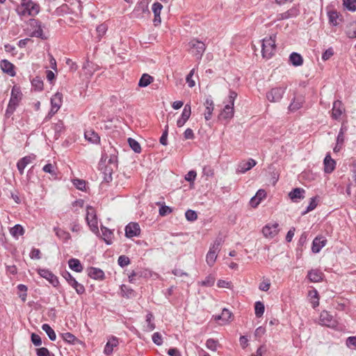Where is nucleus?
<instances>
[{"mask_svg":"<svg viewBox=\"0 0 356 356\" xmlns=\"http://www.w3.org/2000/svg\"><path fill=\"white\" fill-rule=\"evenodd\" d=\"M287 88L286 86H277L271 88L266 93V98L270 102H278L282 97Z\"/></svg>","mask_w":356,"mask_h":356,"instance_id":"nucleus-8","label":"nucleus"},{"mask_svg":"<svg viewBox=\"0 0 356 356\" xmlns=\"http://www.w3.org/2000/svg\"><path fill=\"white\" fill-rule=\"evenodd\" d=\"M162 8H163V6L159 2H156V3H153L152 10L154 13V22H156L157 21L159 22H161L160 13H161V10Z\"/></svg>","mask_w":356,"mask_h":356,"instance_id":"nucleus-38","label":"nucleus"},{"mask_svg":"<svg viewBox=\"0 0 356 356\" xmlns=\"http://www.w3.org/2000/svg\"><path fill=\"white\" fill-rule=\"evenodd\" d=\"M14 65L8 60H2L1 61V68L3 72L8 74L10 76H15L16 73L14 70Z\"/></svg>","mask_w":356,"mask_h":356,"instance_id":"nucleus-24","label":"nucleus"},{"mask_svg":"<svg viewBox=\"0 0 356 356\" xmlns=\"http://www.w3.org/2000/svg\"><path fill=\"white\" fill-rule=\"evenodd\" d=\"M346 346L351 350H356V337H349L346 340Z\"/></svg>","mask_w":356,"mask_h":356,"instance_id":"nucleus-51","label":"nucleus"},{"mask_svg":"<svg viewBox=\"0 0 356 356\" xmlns=\"http://www.w3.org/2000/svg\"><path fill=\"white\" fill-rule=\"evenodd\" d=\"M188 47L190 52L197 59H201L206 49L204 43L197 39H193L189 42Z\"/></svg>","mask_w":356,"mask_h":356,"instance_id":"nucleus-7","label":"nucleus"},{"mask_svg":"<svg viewBox=\"0 0 356 356\" xmlns=\"http://www.w3.org/2000/svg\"><path fill=\"white\" fill-rule=\"evenodd\" d=\"M86 221L91 231L94 233L98 232V220L95 209L91 206L86 208Z\"/></svg>","mask_w":356,"mask_h":356,"instance_id":"nucleus-9","label":"nucleus"},{"mask_svg":"<svg viewBox=\"0 0 356 356\" xmlns=\"http://www.w3.org/2000/svg\"><path fill=\"white\" fill-rule=\"evenodd\" d=\"M128 143L131 148L136 152L140 153L141 152V147L140 144L134 139L129 138Z\"/></svg>","mask_w":356,"mask_h":356,"instance_id":"nucleus-48","label":"nucleus"},{"mask_svg":"<svg viewBox=\"0 0 356 356\" xmlns=\"http://www.w3.org/2000/svg\"><path fill=\"white\" fill-rule=\"evenodd\" d=\"M343 5L350 11L356 10V0H343Z\"/></svg>","mask_w":356,"mask_h":356,"instance_id":"nucleus-47","label":"nucleus"},{"mask_svg":"<svg viewBox=\"0 0 356 356\" xmlns=\"http://www.w3.org/2000/svg\"><path fill=\"white\" fill-rule=\"evenodd\" d=\"M118 263L121 267L127 266L129 264V258L125 255H121L118 257Z\"/></svg>","mask_w":356,"mask_h":356,"instance_id":"nucleus-56","label":"nucleus"},{"mask_svg":"<svg viewBox=\"0 0 356 356\" xmlns=\"http://www.w3.org/2000/svg\"><path fill=\"white\" fill-rule=\"evenodd\" d=\"M108 29V27L106 26V24H99L96 27V33L97 36L99 39V40H101V38L104 35L106 31Z\"/></svg>","mask_w":356,"mask_h":356,"instance_id":"nucleus-43","label":"nucleus"},{"mask_svg":"<svg viewBox=\"0 0 356 356\" xmlns=\"http://www.w3.org/2000/svg\"><path fill=\"white\" fill-rule=\"evenodd\" d=\"M172 209L168 206L162 205L159 209V215L161 216H165L172 213Z\"/></svg>","mask_w":356,"mask_h":356,"instance_id":"nucleus-59","label":"nucleus"},{"mask_svg":"<svg viewBox=\"0 0 356 356\" xmlns=\"http://www.w3.org/2000/svg\"><path fill=\"white\" fill-rule=\"evenodd\" d=\"M236 97L237 93L236 92L232 90L229 91L227 99V104L225 106L224 108L219 114L220 120H225L228 121L233 118L234 113V104Z\"/></svg>","mask_w":356,"mask_h":356,"instance_id":"nucleus-2","label":"nucleus"},{"mask_svg":"<svg viewBox=\"0 0 356 356\" xmlns=\"http://www.w3.org/2000/svg\"><path fill=\"white\" fill-rule=\"evenodd\" d=\"M218 345V341L213 339H209L206 342L207 348L212 351H216L217 350Z\"/></svg>","mask_w":356,"mask_h":356,"instance_id":"nucleus-52","label":"nucleus"},{"mask_svg":"<svg viewBox=\"0 0 356 356\" xmlns=\"http://www.w3.org/2000/svg\"><path fill=\"white\" fill-rule=\"evenodd\" d=\"M335 119L345 112V107L340 101H335Z\"/></svg>","mask_w":356,"mask_h":356,"instance_id":"nucleus-46","label":"nucleus"},{"mask_svg":"<svg viewBox=\"0 0 356 356\" xmlns=\"http://www.w3.org/2000/svg\"><path fill=\"white\" fill-rule=\"evenodd\" d=\"M316 206H317V203L316 202V198L315 197L311 198L309 206L307 207V209L302 213V215L304 216L306 213H307L308 212L314 210L316 207Z\"/></svg>","mask_w":356,"mask_h":356,"instance_id":"nucleus-57","label":"nucleus"},{"mask_svg":"<svg viewBox=\"0 0 356 356\" xmlns=\"http://www.w3.org/2000/svg\"><path fill=\"white\" fill-rule=\"evenodd\" d=\"M35 159V156L33 154L26 156L19 159L17 163V169L20 175H23L24 168L26 165L31 163L33 160Z\"/></svg>","mask_w":356,"mask_h":356,"instance_id":"nucleus-19","label":"nucleus"},{"mask_svg":"<svg viewBox=\"0 0 356 356\" xmlns=\"http://www.w3.org/2000/svg\"><path fill=\"white\" fill-rule=\"evenodd\" d=\"M101 231L102 232V238L106 244L110 245L113 243V232L108 228L102 226Z\"/></svg>","mask_w":356,"mask_h":356,"instance_id":"nucleus-29","label":"nucleus"},{"mask_svg":"<svg viewBox=\"0 0 356 356\" xmlns=\"http://www.w3.org/2000/svg\"><path fill=\"white\" fill-rule=\"evenodd\" d=\"M278 227L279 225L276 222L268 224L263 227L262 233L265 237L272 238L278 234Z\"/></svg>","mask_w":356,"mask_h":356,"instance_id":"nucleus-14","label":"nucleus"},{"mask_svg":"<svg viewBox=\"0 0 356 356\" xmlns=\"http://www.w3.org/2000/svg\"><path fill=\"white\" fill-rule=\"evenodd\" d=\"M320 324L324 326H327L329 327H332L334 326V321L332 319V316L330 314L327 312L323 311L321 312L320 315Z\"/></svg>","mask_w":356,"mask_h":356,"instance_id":"nucleus-22","label":"nucleus"},{"mask_svg":"<svg viewBox=\"0 0 356 356\" xmlns=\"http://www.w3.org/2000/svg\"><path fill=\"white\" fill-rule=\"evenodd\" d=\"M256 164L257 162L252 159H250L248 161H242L238 164L237 171L241 173H245L253 168Z\"/></svg>","mask_w":356,"mask_h":356,"instance_id":"nucleus-25","label":"nucleus"},{"mask_svg":"<svg viewBox=\"0 0 356 356\" xmlns=\"http://www.w3.org/2000/svg\"><path fill=\"white\" fill-rule=\"evenodd\" d=\"M73 184L79 190L84 191L86 188V181L82 179H74Z\"/></svg>","mask_w":356,"mask_h":356,"instance_id":"nucleus-61","label":"nucleus"},{"mask_svg":"<svg viewBox=\"0 0 356 356\" xmlns=\"http://www.w3.org/2000/svg\"><path fill=\"white\" fill-rule=\"evenodd\" d=\"M223 243L222 236H218L210 245L209 252L206 255V262L209 266L211 267L214 265Z\"/></svg>","mask_w":356,"mask_h":356,"instance_id":"nucleus-1","label":"nucleus"},{"mask_svg":"<svg viewBox=\"0 0 356 356\" xmlns=\"http://www.w3.org/2000/svg\"><path fill=\"white\" fill-rule=\"evenodd\" d=\"M323 164L325 173H331L334 170V160L332 159L330 152L326 154Z\"/></svg>","mask_w":356,"mask_h":356,"instance_id":"nucleus-27","label":"nucleus"},{"mask_svg":"<svg viewBox=\"0 0 356 356\" xmlns=\"http://www.w3.org/2000/svg\"><path fill=\"white\" fill-rule=\"evenodd\" d=\"M204 105L206 106L204 118L206 120H209L211 118L212 112L213 111V102L212 99H207Z\"/></svg>","mask_w":356,"mask_h":356,"instance_id":"nucleus-30","label":"nucleus"},{"mask_svg":"<svg viewBox=\"0 0 356 356\" xmlns=\"http://www.w3.org/2000/svg\"><path fill=\"white\" fill-rule=\"evenodd\" d=\"M300 14V10L298 6H293L287 11L278 14L276 19L281 20H293Z\"/></svg>","mask_w":356,"mask_h":356,"instance_id":"nucleus-13","label":"nucleus"},{"mask_svg":"<svg viewBox=\"0 0 356 356\" xmlns=\"http://www.w3.org/2000/svg\"><path fill=\"white\" fill-rule=\"evenodd\" d=\"M305 191L301 188H296L289 193V198L293 202H298L305 198Z\"/></svg>","mask_w":356,"mask_h":356,"instance_id":"nucleus-20","label":"nucleus"},{"mask_svg":"<svg viewBox=\"0 0 356 356\" xmlns=\"http://www.w3.org/2000/svg\"><path fill=\"white\" fill-rule=\"evenodd\" d=\"M12 236L17 238L19 236H22L24 233V228L20 225H16L12 227L10 230Z\"/></svg>","mask_w":356,"mask_h":356,"instance_id":"nucleus-41","label":"nucleus"},{"mask_svg":"<svg viewBox=\"0 0 356 356\" xmlns=\"http://www.w3.org/2000/svg\"><path fill=\"white\" fill-rule=\"evenodd\" d=\"M38 274L47 280L54 286H56L59 284L57 277L49 270L39 269Z\"/></svg>","mask_w":356,"mask_h":356,"instance_id":"nucleus-17","label":"nucleus"},{"mask_svg":"<svg viewBox=\"0 0 356 356\" xmlns=\"http://www.w3.org/2000/svg\"><path fill=\"white\" fill-rule=\"evenodd\" d=\"M140 233V226L137 222H130L125 227V236L127 238L138 236Z\"/></svg>","mask_w":356,"mask_h":356,"instance_id":"nucleus-15","label":"nucleus"},{"mask_svg":"<svg viewBox=\"0 0 356 356\" xmlns=\"http://www.w3.org/2000/svg\"><path fill=\"white\" fill-rule=\"evenodd\" d=\"M264 305L260 301L256 302L254 305V311L257 317H261L264 314Z\"/></svg>","mask_w":356,"mask_h":356,"instance_id":"nucleus-45","label":"nucleus"},{"mask_svg":"<svg viewBox=\"0 0 356 356\" xmlns=\"http://www.w3.org/2000/svg\"><path fill=\"white\" fill-rule=\"evenodd\" d=\"M17 289H18L19 291L21 293L19 294V296L21 298V300H22V302H24L26 300L27 286H25L24 284H20L17 286Z\"/></svg>","mask_w":356,"mask_h":356,"instance_id":"nucleus-49","label":"nucleus"},{"mask_svg":"<svg viewBox=\"0 0 356 356\" xmlns=\"http://www.w3.org/2000/svg\"><path fill=\"white\" fill-rule=\"evenodd\" d=\"M337 306L335 307V309L343 311L348 305V300L347 299H341L340 301H337Z\"/></svg>","mask_w":356,"mask_h":356,"instance_id":"nucleus-58","label":"nucleus"},{"mask_svg":"<svg viewBox=\"0 0 356 356\" xmlns=\"http://www.w3.org/2000/svg\"><path fill=\"white\" fill-rule=\"evenodd\" d=\"M62 275L69 283V284H70L75 289L78 294L81 295L85 292L84 286L81 284H79L68 271H64L62 273Z\"/></svg>","mask_w":356,"mask_h":356,"instance_id":"nucleus-11","label":"nucleus"},{"mask_svg":"<svg viewBox=\"0 0 356 356\" xmlns=\"http://www.w3.org/2000/svg\"><path fill=\"white\" fill-rule=\"evenodd\" d=\"M28 26L25 28L26 35L31 37H37L42 39H46L47 37L43 34L42 28L40 24H27Z\"/></svg>","mask_w":356,"mask_h":356,"instance_id":"nucleus-10","label":"nucleus"},{"mask_svg":"<svg viewBox=\"0 0 356 356\" xmlns=\"http://www.w3.org/2000/svg\"><path fill=\"white\" fill-rule=\"evenodd\" d=\"M42 329L47 333L49 338L51 341H55L56 339V334L54 330L50 327L49 324H43L42 325Z\"/></svg>","mask_w":356,"mask_h":356,"instance_id":"nucleus-40","label":"nucleus"},{"mask_svg":"<svg viewBox=\"0 0 356 356\" xmlns=\"http://www.w3.org/2000/svg\"><path fill=\"white\" fill-rule=\"evenodd\" d=\"M215 277L212 275H209L201 282V285L204 286H212L215 283Z\"/></svg>","mask_w":356,"mask_h":356,"instance_id":"nucleus-50","label":"nucleus"},{"mask_svg":"<svg viewBox=\"0 0 356 356\" xmlns=\"http://www.w3.org/2000/svg\"><path fill=\"white\" fill-rule=\"evenodd\" d=\"M232 317V312L227 309H223L220 315L213 316V318L215 321H222L220 325L227 323Z\"/></svg>","mask_w":356,"mask_h":356,"instance_id":"nucleus-21","label":"nucleus"},{"mask_svg":"<svg viewBox=\"0 0 356 356\" xmlns=\"http://www.w3.org/2000/svg\"><path fill=\"white\" fill-rule=\"evenodd\" d=\"M270 287V280L266 279V280H264L260 284H259V289L261 290V291H267L269 290Z\"/></svg>","mask_w":356,"mask_h":356,"instance_id":"nucleus-60","label":"nucleus"},{"mask_svg":"<svg viewBox=\"0 0 356 356\" xmlns=\"http://www.w3.org/2000/svg\"><path fill=\"white\" fill-rule=\"evenodd\" d=\"M116 169H113L111 165H105L103 170V174L104 175V179L106 182L108 183L112 181V174Z\"/></svg>","mask_w":356,"mask_h":356,"instance_id":"nucleus-37","label":"nucleus"},{"mask_svg":"<svg viewBox=\"0 0 356 356\" xmlns=\"http://www.w3.org/2000/svg\"><path fill=\"white\" fill-rule=\"evenodd\" d=\"M195 72V68L192 69L191 70V72L188 73V74L186 76V83H188V86L190 88H193L195 85V81L192 79Z\"/></svg>","mask_w":356,"mask_h":356,"instance_id":"nucleus-53","label":"nucleus"},{"mask_svg":"<svg viewBox=\"0 0 356 356\" xmlns=\"http://www.w3.org/2000/svg\"><path fill=\"white\" fill-rule=\"evenodd\" d=\"M154 316L152 313L149 312L146 315V323L147 325L145 326V331L151 332L155 329V324L153 323Z\"/></svg>","mask_w":356,"mask_h":356,"instance_id":"nucleus-39","label":"nucleus"},{"mask_svg":"<svg viewBox=\"0 0 356 356\" xmlns=\"http://www.w3.org/2000/svg\"><path fill=\"white\" fill-rule=\"evenodd\" d=\"M152 341L156 345L161 346L163 343L161 334L159 332H154L152 335Z\"/></svg>","mask_w":356,"mask_h":356,"instance_id":"nucleus-62","label":"nucleus"},{"mask_svg":"<svg viewBox=\"0 0 356 356\" xmlns=\"http://www.w3.org/2000/svg\"><path fill=\"white\" fill-rule=\"evenodd\" d=\"M117 151L113 147H109L107 150L104 149L101 159V165H108L113 167V169L118 168V156Z\"/></svg>","mask_w":356,"mask_h":356,"instance_id":"nucleus-5","label":"nucleus"},{"mask_svg":"<svg viewBox=\"0 0 356 356\" xmlns=\"http://www.w3.org/2000/svg\"><path fill=\"white\" fill-rule=\"evenodd\" d=\"M62 337L63 340L70 343H74V341L76 340V337H74V335H73L70 332H65L62 334Z\"/></svg>","mask_w":356,"mask_h":356,"instance_id":"nucleus-63","label":"nucleus"},{"mask_svg":"<svg viewBox=\"0 0 356 356\" xmlns=\"http://www.w3.org/2000/svg\"><path fill=\"white\" fill-rule=\"evenodd\" d=\"M348 127L346 122H343L339 133L337 138V143L335 144V152H339L343 145L344 143V134L347 131Z\"/></svg>","mask_w":356,"mask_h":356,"instance_id":"nucleus-16","label":"nucleus"},{"mask_svg":"<svg viewBox=\"0 0 356 356\" xmlns=\"http://www.w3.org/2000/svg\"><path fill=\"white\" fill-rule=\"evenodd\" d=\"M323 273L318 270H312L308 273V277L312 282H318L323 280Z\"/></svg>","mask_w":356,"mask_h":356,"instance_id":"nucleus-35","label":"nucleus"},{"mask_svg":"<svg viewBox=\"0 0 356 356\" xmlns=\"http://www.w3.org/2000/svg\"><path fill=\"white\" fill-rule=\"evenodd\" d=\"M31 84L35 90L41 91L43 89V81L40 77L34 78L31 81Z\"/></svg>","mask_w":356,"mask_h":356,"instance_id":"nucleus-44","label":"nucleus"},{"mask_svg":"<svg viewBox=\"0 0 356 356\" xmlns=\"http://www.w3.org/2000/svg\"><path fill=\"white\" fill-rule=\"evenodd\" d=\"M327 240L323 236L316 237L312 243V250L314 253H318L326 244Z\"/></svg>","mask_w":356,"mask_h":356,"instance_id":"nucleus-23","label":"nucleus"},{"mask_svg":"<svg viewBox=\"0 0 356 356\" xmlns=\"http://www.w3.org/2000/svg\"><path fill=\"white\" fill-rule=\"evenodd\" d=\"M54 230L55 232L56 236L60 240H62L63 242H67L71 238L69 232L59 227H54Z\"/></svg>","mask_w":356,"mask_h":356,"instance_id":"nucleus-32","label":"nucleus"},{"mask_svg":"<svg viewBox=\"0 0 356 356\" xmlns=\"http://www.w3.org/2000/svg\"><path fill=\"white\" fill-rule=\"evenodd\" d=\"M303 99L301 97H295L293 102L289 106V110L294 112L302 106Z\"/></svg>","mask_w":356,"mask_h":356,"instance_id":"nucleus-33","label":"nucleus"},{"mask_svg":"<svg viewBox=\"0 0 356 356\" xmlns=\"http://www.w3.org/2000/svg\"><path fill=\"white\" fill-rule=\"evenodd\" d=\"M22 99V93L18 88L14 87L11 91V97L8 105L6 115L9 117L15 111L19 102Z\"/></svg>","mask_w":356,"mask_h":356,"instance_id":"nucleus-6","label":"nucleus"},{"mask_svg":"<svg viewBox=\"0 0 356 356\" xmlns=\"http://www.w3.org/2000/svg\"><path fill=\"white\" fill-rule=\"evenodd\" d=\"M69 267L74 271L80 273L83 270V266L77 259H70L68 261Z\"/></svg>","mask_w":356,"mask_h":356,"instance_id":"nucleus-34","label":"nucleus"},{"mask_svg":"<svg viewBox=\"0 0 356 356\" xmlns=\"http://www.w3.org/2000/svg\"><path fill=\"white\" fill-rule=\"evenodd\" d=\"M38 356H50V352L47 348H40L37 349Z\"/></svg>","mask_w":356,"mask_h":356,"instance_id":"nucleus-64","label":"nucleus"},{"mask_svg":"<svg viewBox=\"0 0 356 356\" xmlns=\"http://www.w3.org/2000/svg\"><path fill=\"white\" fill-rule=\"evenodd\" d=\"M19 15L34 16L39 12L38 6L32 0H22L20 6L17 8Z\"/></svg>","mask_w":356,"mask_h":356,"instance_id":"nucleus-3","label":"nucleus"},{"mask_svg":"<svg viewBox=\"0 0 356 356\" xmlns=\"http://www.w3.org/2000/svg\"><path fill=\"white\" fill-rule=\"evenodd\" d=\"M289 62L294 66H300L303 63L302 56L296 52H293L289 56Z\"/></svg>","mask_w":356,"mask_h":356,"instance_id":"nucleus-31","label":"nucleus"},{"mask_svg":"<svg viewBox=\"0 0 356 356\" xmlns=\"http://www.w3.org/2000/svg\"><path fill=\"white\" fill-rule=\"evenodd\" d=\"M185 216L187 220L193 222L197 218V213L191 209H188L185 213Z\"/></svg>","mask_w":356,"mask_h":356,"instance_id":"nucleus-55","label":"nucleus"},{"mask_svg":"<svg viewBox=\"0 0 356 356\" xmlns=\"http://www.w3.org/2000/svg\"><path fill=\"white\" fill-rule=\"evenodd\" d=\"M309 296L311 297L312 300V305H313V307H316V306L318 305V293H317V291L316 290H312V291H310L309 292Z\"/></svg>","mask_w":356,"mask_h":356,"instance_id":"nucleus-54","label":"nucleus"},{"mask_svg":"<svg viewBox=\"0 0 356 356\" xmlns=\"http://www.w3.org/2000/svg\"><path fill=\"white\" fill-rule=\"evenodd\" d=\"M63 102V95L60 92H56L51 98V108L49 113V116L52 117L60 109Z\"/></svg>","mask_w":356,"mask_h":356,"instance_id":"nucleus-12","label":"nucleus"},{"mask_svg":"<svg viewBox=\"0 0 356 356\" xmlns=\"http://www.w3.org/2000/svg\"><path fill=\"white\" fill-rule=\"evenodd\" d=\"M88 275L90 277L95 280H102L104 277V273L102 270L94 267L88 269Z\"/></svg>","mask_w":356,"mask_h":356,"instance_id":"nucleus-28","label":"nucleus"},{"mask_svg":"<svg viewBox=\"0 0 356 356\" xmlns=\"http://www.w3.org/2000/svg\"><path fill=\"white\" fill-rule=\"evenodd\" d=\"M153 81L154 78L152 76L148 74H143L139 80L138 86L140 87H147L153 82Z\"/></svg>","mask_w":356,"mask_h":356,"instance_id":"nucleus-36","label":"nucleus"},{"mask_svg":"<svg viewBox=\"0 0 356 356\" xmlns=\"http://www.w3.org/2000/svg\"><path fill=\"white\" fill-rule=\"evenodd\" d=\"M275 38L276 35H272L268 38L263 39L261 52L264 58H270L274 55L276 49Z\"/></svg>","mask_w":356,"mask_h":356,"instance_id":"nucleus-4","label":"nucleus"},{"mask_svg":"<svg viewBox=\"0 0 356 356\" xmlns=\"http://www.w3.org/2000/svg\"><path fill=\"white\" fill-rule=\"evenodd\" d=\"M118 339L115 337H111L108 341H107L104 353L106 355H110L113 353V348L117 347L118 346Z\"/></svg>","mask_w":356,"mask_h":356,"instance_id":"nucleus-26","label":"nucleus"},{"mask_svg":"<svg viewBox=\"0 0 356 356\" xmlns=\"http://www.w3.org/2000/svg\"><path fill=\"white\" fill-rule=\"evenodd\" d=\"M85 138L88 140H89L93 143H97V142L99 141V136L97 135V134H96L95 132H94L92 131H86L85 132Z\"/></svg>","mask_w":356,"mask_h":356,"instance_id":"nucleus-42","label":"nucleus"},{"mask_svg":"<svg viewBox=\"0 0 356 356\" xmlns=\"http://www.w3.org/2000/svg\"><path fill=\"white\" fill-rule=\"evenodd\" d=\"M191 114V108L189 104H186L182 111L181 118L177 121V126L178 127H183L187 120L189 119Z\"/></svg>","mask_w":356,"mask_h":356,"instance_id":"nucleus-18","label":"nucleus"}]
</instances>
